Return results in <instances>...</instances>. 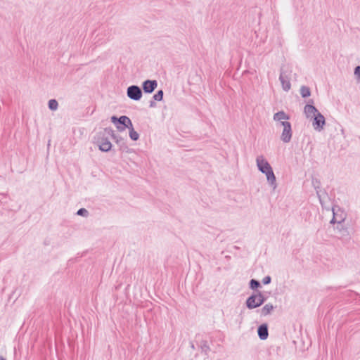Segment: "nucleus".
I'll use <instances>...</instances> for the list:
<instances>
[{"label":"nucleus","mask_w":360,"mask_h":360,"mask_svg":"<svg viewBox=\"0 0 360 360\" xmlns=\"http://www.w3.org/2000/svg\"><path fill=\"white\" fill-rule=\"evenodd\" d=\"M277 127H283V132L281 135H292L291 124L289 122L284 121L280 122L276 124Z\"/></svg>","instance_id":"nucleus-13"},{"label":"nucleus","mask_w":360,"mask_h":360,"mask_svg":"<svg viewBox=\"0 0 360 360\" xmlns=\"http://www.w3.org/2000/svg\"><path fill=\"white\" fill-rule=\"evenodd\" d=\"M50 141H51L50 140L48 141V146L50 145Z\"/></svg>","instance_id":"nucleus-35"},{"label":"nucleus","mask_w":360,"mask_h":360,"mask_svg":"<svg viewBox=\"0 0 360 360\" xmlns=\"http://www.w3.org/2000/svg\"><path fill=\"white\" fill-rule=\"evenodd\" d=\"M116 141V143L120 145V148H126L127 146H124V143H123V140L124 139L122 138V136H119V138H117V136H112Z\"/></svg>","instance_id":"nucleus-22"},{"label":"nucleus","mask_w":360,"mask_h":360,"mask_svg":"<svg viewBox=\"0 0 360 360\" xmlns=\"http://www.w3.org/2000/svg\"><path fill=\"white\" fill-rule=\"evenodd\" d=\"M0 360H6L3 356H0Z\"/></svg>","instance_id":"nucleus-34"},{"label":"nucleus","mask_w":360,"mask_h":360,"mask_svg":"<svg viewBox=\"0 0 360 360\" xmlns=\"http://www.w3.org/2000/svg\"><path fill=\"white\" fill-rule=\"evenodd\" d=\"M129 130V135H139L134 129L133 124H131V127H127Z\"/></svg>","instance_id":"nucleus-28"},{"label":"nucleus","mask_w":360,"mask_h":360,"mask_svg":"<svg viewBox=\"0 0 360 360\" xmlns=\"http://www.w3.org/2000/svg\"><path fill=\"white\" fill-rule=\"evenodd\" d=\"M158 86V82L155 79H146L142 83L141 89L145 94L153 93Z\"/></svg>","instance_id":"nucleus-6"},{"label":"nucleus","mask_w":360,"mask_h":360,"mask_svg":"<svg viewBox=\"0 0 360 360\" xmlns=\"http://www.w3.org/2000/svg\"><path fill=\"white\" fill-rule=\"evenodd\" d=\"M274 307L273 306L272 304H266L260 310H259V312H260V315L262 316H266L267 315H269L271 314V313L272 312V311L274 310Z\"/></svg>","instance_id":"nucleus-15"},{"label":"nucleus","mask_w":360,"mask_h":360,"mask_svg":"<svg viewBox=\"0 0 360 360\" xmlns=\"http://www.w3.org/2000/svg\"><path fill=\"white\" fill-rule=\"evenodd\" d=\"M249 287L252 290H257L261 287L260 282L256 279H251L249 282Z\"/></svg>","instance_id":"nucleus-19"},{"label":"nucleus","mask_w":360,"mask_h":360,"mask_svg":"<svg viewBox=\"0 0 360 360\" xmlns=\"http://www.w3.org/2000/svg\"><path fill=\"white\" fill-rule=\"evenodd\" d=\"M104 132L105 135H115L114 131L111 128H105Z\"/></svg>","instance_id":"nucleus-27"},{"label":"nucleus","mask_w":360,"mask_h":360,"mask_svg":"<svg viewBox=\"0 0 360 360\" xmlns=\"http://www.w3.org/2000/svg\"><path fill=\"white\" fill-rule=\"evenodd\" d=\"M257 334L260 340H265L269 336L268 325L262 323L257 328Z\"/></svg>","instance_id":"nucleus-11"},{"label":"nucleus","mask_w":360,"mask_h":360,"mask_svg":"<svg viewBox=\"0 0 360 360\" xmlns=\"http://www.w3.org/2000/svg\"><path fill=\"white\" fill-rule=\"evenodd\" d=\"M202 349L204 350V351H207V349H209V347L207 345H206V344L205 343L203 345V346H202Z\"/></svg>","instance_id":"nucleus-32"},{"label":"nucleus","mask_w":360,"mask_h":360,"mask_svg":"<svg viewBox=\"0 0 360 360\" xmlns=\"http://www.w3.org/2000/svg\"><path fill=\"white\" fill-rule=\"evenodd\" d=\"M314 102L313 99H309L306 105L304 108V112L307 118H312L315 114H318L319 111L314 105Z\"/></svg>","instance_id":"nucleus-5"},{"label":"nucleus","mask_w":360,"mask_h":360,"mask_svg":"<svg viewBox=\"0 0 360 360\" xmlns=\"http://www.w3.org/2000/svg\"><path fill=\"white\" fill-rule=\"evenodd\" d=\"M279 80L282 84V88L285 91H288L290 89L291 84L289 78L287 75H284L283 69H281V72L279 75Z\"/></svg>","instance_id":"nucleus-10"},{"label":"nucleus","mask_w":360,"mask_h":360,"mask_svg":"<svg viewBox=\"0 0 360 360\" xmlns=\"http://www.w3.org/2000/svg\"><path fill=\"white\" fill-rule=\"evenodd\" d=\"M264 174H266L268 183L270 184L271 186L273 187L274 189H275L277 186V184L276 176L274 173L272 167L269 169L268 171H266Z\"/></svg>","instance_id":"nucleus-12"},{"label":"nucleus","mask_w":360,"mask_h":360,"mask_svg":"<svg viewBox=\"0 0 360 360\" xmlns=\"http://www.w3.org/2000/svg\"><path fill=\"white\" fill-rule=\"evenodd\" d=\"M312 185L316 190L317 197L319 198V202L322 206L324 205L325 198H328V194L325 191L320 190L321 182L317 179H312Z\"/></svg>","instance_id":"nucleus-4"},{"label":"nucleus","mask_w":360,"mask_h":360,"mask_svg":"<svg viewBox=\"0 0 360 360\" xmlns=\"http://www.w3.org/2000/svg\"><path fill=\"white\" fill-rule=\"evenodd\" d=\"M131 141H137L139 138V136H129Z\"/></svg>","instance_id":"nucleus-33"},{"label":"nucleus","mask_w":360,"mask_h":360,"mask_svg":"<svg viewBox=\"0 0 360 360\" xmlns=\"http://www.w3.org/2000/svg\"><path fill=\"white\" fill-rule=\"evenodd\" d=\"M354 75L357 77L358 79L360 80V66L358 65L354 68Z\"/></svg>","instance_id":"nucleus-26"},{"label":"nucleus","mask_w":360,"mask_h":360,"mask_svg":"<svg viewBox=\"0 0 360 360\" xmlns=\"http://www.w3.org/2000/svg\"><path fill=\"white\" fill-rule=\"evenodd\" d=\"M292 136H281L282 141L284 143H288L290 141Z\"/></svg>","instance_id":"nucleus-29"},{"label":"nucleus","mask_w":360,"mask_h":360,"mask_svg":"<svg viewBox=\"0 0 360 360\" xmlns=\"http://www.w3.org/2000/svg\"><path fill=\"white\" fill-rule=\"evenodd\" d=\"M96 145L98 147L99 150L103 152H108L112 148L111 142L108 140V137L104 136L99 139L96 141Z\"/></svg>","instance_id":"nucleus-7"},{"label":"nucleus","mask_w":360,"mask_h":360,"mask_svg":"<svg viewBox=\"0 0 360 360\" xmlns=\"http://www.w3.org/2000/svg\"><path fill=\"white\" fill-rule=\"evenodd\" d=\"M345 217L344 213L341 212L340 215V219H338L337 215L336 216L333 215L332 219L330 220V224H337V225H338L339 224L342 223L345 221Z\"/></svg>","instance_id":"nucleus-18"},{"label":"nucleus","mask_w":360,"mask_h":360,"mask_svg":"<svg viewBox=\"0 0 360 360\" xmlns=\"http://www.w3.org/2000/svg\"><path fill=\"white\" fill-rule=\"evenodd\" d=\"M6 194L0 193V205L3 204L2 198L6 197Z\"/></svg>","instance_id":"nucleus-31"},{"label":"nucleus","mask_w":360,"mask_h":360,"mask_svg":"<svg viewBox=\"0 0 360 360\" xmlns=\"http://www.w3.org/2000/svg\"><path fill=\"white\" fill-rule=\"evenodd\" d=\"M271 278L270 276H265L263 279H262V283L264 285H268L271 283Z\"/></svg>","instance_id":"nucleus-25"},{"label":"nucleus","mask_w":360,"mask_h":360,"mask_svg":"<svg viewBox=\"0 0 360 360\" xmlns=\"http://www.w3.org/2000/svg\"><path fill=\"white\" fill-rule=\"evenodd\" d=\"M300 94L302 98H308L311 96V90L310 88L307 86L302 85L300 89Z\"/></svg>","instance_id":"nucleus-17"},{"label":"nucleus","mask_w":360,"mask_h":360,"mask_svg":"<svg viewBox=\"0 0 360 360\" xmlns=\"http://www.w3.org/2000/svg\"><path fill=\"white\" fill-rule=\"evenodd\" d=\"M274 120L280 122H284L283 120L289 119V117L283 111H279L274 114Z\"/></svg>","instance_id":"nucleus-16"},{"label":"nucleus","mask_w":360,"mask_h":360,"mask_svg":"<svg viewBox=\"0 0 360 360\" xmlns=\"http://www.w3.org/2000/svg\"><path fill=\"white\" fill-rule=\"evenodd\" d=\"M312 125L315 129H321L326 123L324 116L319 112L313 117Z\"/></svg>","instance_id":"nucleus-9"},{"label":"nucleus","mask_w":360,"mask_h":360,"mask_svg":"<svg viewBox=\"0 0 360 360\" xmlns=\"http://www.w3.org/2000/svg\"><path fill=\"white\" fill-rule=\"evenodd\" d=\"M127 96L133 101H139L143 96L141 87L137 85H131L127 89Z\"/></svg>","instance_id":"nucleus-3"},{"label":"nucleus","mask_w":360,"mask_h":360,"mask_svg":"<svg viewBox=\"0 0 360 360\" xmlns=\"http://www.w3.org/2000/svg\"><path fill=\"white\" fill-rule=\"evenodd\" d=\"M266 301V297L261 292L257 291L256 293L252 294L246 300L245 304L249 309H255L262 305Z\"/></svg>","instance_id":"nucleus-1"},{"label":"nucleus","mask_w":360,"mask_h":360,"mask_svg":"<svg viewBox=\"0 0 360 360\" xmlns=\"http://www.w3.org/2000/svg\"><path fill=\"white\" fill-rule=\"evenodd\" d=\"M77 214L79 216L86 217L89 215V212L85 208H80L77 210Z\"/></svg>","instance_id":"nucleus-24"},{"label":"nucleus","mask_w":360,"mask_h":360,"mask_svg":"<svg viewBox=\"0 0 360 360\" xmlns=\"http://www.w3.org/2000/svg\"><path fill=\"white\" fill-rule=\"evenodd\" d=\"M164 92L162 89L158 90L153 96V99L156 101H161L163 99Z\"/></svg>","instance_id":"nucleus-21"},{"label":"nucleus","mask_w":360,"mask_h":360,"mask_svg":"<svg viewBox=\"0 0 360 360\" xmlns=\"http://www.w3.org/2000/svg\"><path fill=\"white\" fill-rule=\"evenodd\" d=\"M48 106L51 110H56L58 107V103L56 99H51L49 101Z\"/></svg>","instance_id":"nucleus-20"},{"label":"nucleus","mask_w":360,"mask_h":360,"mask_svg":"<svg viewBox=\"0 0 360 360\" xmlns=\"http://www.w3.org/2000/svg\"><path fill=\"white\" fill-rule=\"evenodd\" d=\"M256 162L259 171L262 173H265L266 171L271 168L270 164L264 158L262 155L257 157Z\"/></svg>","instance_id":"nucleus-8"},{"label":"nucleus","mask_w":360,"mask_h":360,"mask_svg":"<svg viewBox=\"0 0 360 360\" xmlns=\"http://www.w3.org/2000/svg\"><path fill=\"white\" fill-rule=\"evenodd\" d=\"M156 106V103L155 102L154 100L153 101H150V103H149V107L150 108H155Z\"/></svg>","instance_id":"nucleus-30"},{"label":"nucleus","mask_w":360,"mask_h":360,"mask_svg":"<svg viewBox=\"0 0 360 360\" xmlns=\"http://www.w3.org/2000/svg\"><path fill=\"white\" fill-rule=\"evenodd\" d=\"M335 230L340 234V238H349V233L348 229L342 223L338 224L335 227Z\"/></svg>","instance_id":"nucleus-14"},{"label":"nucleus","mask_w":360,"mask_h":360,"mask_svg":"<svg viewBox=\"0 0 360 360\" xmlns=\"http://www.w3.org/2000/svg\"><path fill=\"white\" fill-rule=\"evenodd\" d=\"M332 211H333V214L334 216H336L338 217V219H340V213L341 212H343L341 209L340 208V207L338 206H334L332 208Z\"/></svg>","instance_id":"nucleus-23"},{"label":"nucleus","mask_w":360,"mask_h":360,"mask_svg":"<svg viewBox=\"0 0 360 360\" xmlns=\"http://www.w3.org/2000/svg\"><path fill=\"white\" fill-rule=\"evenodd\" d=\"M110 120L120 132H122L127 127H131V121L126 115H122L120 117L113 115L111 117Z\"/></svg>","instance_id":"nucleus-2"}]
</instances>
